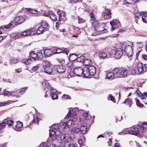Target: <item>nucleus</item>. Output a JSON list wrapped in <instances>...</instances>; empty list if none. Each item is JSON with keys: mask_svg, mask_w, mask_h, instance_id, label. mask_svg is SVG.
Instances as JSON below:
<instances>
[{"mask_svg": "<svg viewBox=\"0 0 147 147\" xmlns=\"http://www.w3.org/2000/svg\"><path fill=\"white\" fill-rule=\"evenodd\" d=\"M39 147H49V146L47 144L42 142L40 145Z\"/></svg>", "mask_w": 147, "mask_h": 147, "instance_id": "49", "label": "nucleus"}, {"mask_svg": "<svg viewBox=\"0 0 147 147\" xmlns=\"http://www.w3.org/2000/svg\"><path fill=\"white\" fill-rule=\"evenodd\" d=\"M12 22H11L7 25L5 26V28H8L11 26L12 25Z\"/></svg>", "mask_w": 147, "mask_h": 147, "instance_id": "61", "label": "nucleus"}, {"mask_svg": "<svg viewBox=\"0 0 147 147\" xmlns=\"http://www.w3.org/2000/svg\"><path fill=\"white\" fill-rule=\"evenodd\" d=\"M3 123H5V125L6 124H7L8 126H11L13 125L14 121L12 120H9L8 119H5L4 120Z\"/></svg>", "mask_w": 147, "mask_h": 147, "instance_id": "27", "label": "nucleus"}, {"mask_svg": "<svg viewBox=\"0 0 147 147\" xmlns=\"http://www.w3.org/2000/svg\"><path fill=\"white\" fill-rule=\"evenodd\" d=\"M39 65L38 64L37 65L35 66H33L32 68V70L33 71H36L39 68Z\"/></svg>", "mask_w": 147, "mask_h": 147, "instance_id": "53", "label": "nucleus"}, {"mask_svg": "<svg viewBox=\"0 0 147 147\" xmlns=\"http://www.w3.org/2000/svg\"><path fill=\"white\" fill-rule=\"evenodd\" d=\"M49 14L50 18L53 20L55 21L57 20V17L52 11H49Z\"/></svg>", "mask_w": 147, "mask_h": 147, "instance_id": "23", "label": "nucleus"}, {"mask_svg": "<svg viewBox=\"0 0 147 147\" xmlns=\"http://www.w3.org/2000/svg\"><path fill=\"white\" fill-rule=\"evenodd\" d=\"M79 129L80 131H81L82 133H84L87 131V128L85 125L82 126Z\"/></svg>", "mask_w": 147, "mask_h": 147, "instance_id": "34", "label": "nucleus"}, {"mask_svg": "<svg viewBox=\"0 0 147 147\" xmlns=\"http://www.w3.org/2000/svg\"><path fill=\"white\" fill-rule=\"evenodd\" d=\"M45 28L43 26H41L37 30V34H40L44 30Z\"/></svg>", "mask_w": 147, "mask_h": 147, "instance_id": "32", "label": "nucleus"}, {"mask_svg": "<svg viewBox=\"0 0 147 147\" xmlns=\"http://www.w3.org/2000/svg\"><path fill=\"white\" fill-rule=\"evenodd\" d=\"M115 78H125L129 75L127 69L123 68H116L114 69Z\"/></svg>", "mask_w": 147, "mask_h": 147, "instance_id": "3", "label": "nucleus"}, {"mask_svg": "<svg viewBox=\"0 0 147 147\" xmlns=\"http://www.w3.org/2000/svg\"><path fill=\"white\" fill-rule=\"evenodd\" d=\"M83 63L84 65L87 66L92 64V61L90 59H84L83 62Z\"/></svg>", "mask_w": 147, "mask_h": 147, "instance_id": "26", "label": "nucleus"}, {"mask_svg": "<svg viewBox=\"0 0 147 147\" xmlns=\"http://www.w3.org/2000/svg\"><path fill=\"white\" fill-rule=\"evenodd\" d=\"M67 65L68 67H71L73 66V63L71 61H69L67 63Z\"/></svg>", "mask_w": 147, "mask_h": 147, "instance_id": "55", "label": "nucleus"}, {"mask_svg": "<svg viewBox=\"0 0 147 147\" xmlns=\"http://www.w3.org/2000/svg\"><path fill=\"white\" fill-rule=\"evenodd\" d=\"M140 129L141 132L142 133L144 132L145 130H147V123H144Z\"/></svg>", "mask_w": 147, "mask_h": 147, "instance_id": "29", "label": "nucleus"}, {"mask_svg": "<svg viewBox=\"0 0 147 147\" xmlns=\"http://www.w3.org/2000/svg\"><path fill=\"white\" fill-rule=\"evenodd\" d=\"M108 55L113 56L116 59H119L123 54V53L121 49L112 50L110 52H107Z\"/></svg>", "mask_w": 147, "mask_h": 147, "instance_id": "5", "label": "nucleus"}, {"mask_svg": "<svg viewBox=\"0 0 147 147\" xmlns=\"http://www.w3.org/2000/svg\"><path fill=\"white\" fill-rule=\"evenodd\" d=\"M109 100H110L114 102L115 101V99L113 97L111 94H110L108 96V97L107 98Z\"/></svg>", "mask_w": 147, "mask_h": 147, "instance_id": "50", "label": "nucleus"}, {"mask_svg": "<svg viewBox=\"0 0 147 147\" xmlns=\"http://www.w3.org/2000/svg\"><path fill=\"white\" fill-rule=\"evenodd\" d=\"M78 142L80 145H82L83 143L82 140L81 139L78 140Z\"/></svg>", "mask_w": 147, "mask_h": 147, "instance_id": "64", "label": "nucleus"}, {"mask_svg": "<svg viewBox=\"0 0 147 147\" xmlns=\"http://www.w3.org/2000/svg\"><path fill=\"white\" fill-rule=\"evenodd\" d=\"M61 49H62V52L64 53H65L67 55H68V53H69V50L65 48H62Z\"/></svg>", "mask_w": 147, "mask_h": 147, "instance_id": "51", "label": "nucleus"}, {"mask_svg": "<svg viewBox=\"0 0 147 147\" xmlns=\"http://www.w3.org/2000/svg\"><path fill=\"white\" fill-rule=\"evenodd\" d=\"M52 127L53 129H57L59 128L57 124H54L52 125Z\"/></svg>", "mask_w": 147, "mask_h": 147, "instance_id": "62", "label": "nucleus"}, {"mask_svg": "<svg viewBox=\"0 0 147 147\" xmlns=\"http://www.w3.org/2000/svg\"><path fill=\"white\" fill-rule=\"evenodd\" d=\"M90 75L94 76L96 73V69L94 66H90L88 67Z\"/></svg>", "mask_w": 147, "mask_h": 147, "instance_id": "18", "label": "nucleus"}, {"mask_svg": "<svg viewBox=\"0 0 147 147\" xmlns=\"http://www.w3.org/2000/svg\"><path fill=\"white\" fill-rule=\"evenodd\" d=\"M110 24L111 26V31H113L115 29H117L120 26V22L117 20H112L110 22Z\"/></svg>", "mask_w": 147, "mask_h": 147, "instance_id": "11", "label": "nucleus"}, {"mask_svg": "<svg viewBox=\"0 0 147 147\" xmlns=\"http://www.w3.org/2000/svg\"><path fill=\"white\" fill-rule=\"evenodd\" d=\"M48 90L50 91L51 96L53 100L58 98L57 94L59 93V92L56 91V90L51 87L48 88Z\"/></svg>", "mask_w": 147, "mask_h": 147, "instance_id": "9", "label": "nucleus"}, {"mask_svg": "<svg viewBox=\"0 0 147 147\" xmlns=\"http://www.w3.org/2000/svg\"><path fill=\"white\" fill-rule=\"evenodd\" d=\"M29 57L30 58L33 59L34 60L37 59L36 53L34 52H31L29 54Z\"/></svg>", "mask_w": 147, "mask_h": 147, "instance_id": "28", "label": "nucleus"}, {"mask_svg": "<svg viewBox=\"0 0 147 147\" xmlns=\"http://www.w3.org/2000/svg\"><path fill=\"white\" fill-rule=\"evenodd\" d=\"M62 98L63 99H69L71 98L69 97V96L68 95H66L64 94L63 95V96L62 97Z\"/></svg>", "mask_w": 147, "mask_h": 147, "instance_id": "59", "label": "nucleus"}, {"mask_svg": "<svg viewBox=\"0 0 147 147\" xmlns=\"http://www.w3.org/2000/svg\"><path fill=\"white\" fill-rule=\"evenodd\" d=\"M5 126V123H3L2 122V123L0 124V130H1L2 128L4 127Z\"/></svg>", "mask_w": 147, "mask_h": 147, "instance_id": "60", "label": "nucleus"}, {"mask_svg": "<svg viewBox=\"0 0 147 147\" xmlns=\"http://www.w3.org/2000/svg\"><path fill=\"white\" fill-rule=\"evenodd\" d=\"M60 138L61 143L64 144L63 146H65V144H67V143L68 144L70 142V139L69 138L68 135L67 134H63Z\"/></svg>", "mask_w": 147, "mask_h": 147, "instance_id": "10", "label": "nucleus"}, {"mask_svg": "<svg viewBox=\"0 0 147 147\" xmlns=\"http://www.w3.org/2000/svg\"><path fill=\"white\" fill-rule=\"evenodd\" d=\"M138 35L139 36H140L142 37H145L146 36V34L144 32H142V33H140L138 34Z\"/></svg>", "mask_w": 147, "mask_h": 147, "instance_id": "58", "label": "nucleus"}, {"mask_svg": "<svg viewBox=\"0 0 147 147\" xmlns=\"http://www.w3.org/2000/svg\"><path fill=\"white\" fill-rule=\"evenodd\" d=\"M80 131L79 129L77 127H73L71 130V133L74 135L78 134Z\"/></svg>", "mask_w": 147, "mask_h": 147, "instance_id": "25", "label": "nucleus"}, {"mask_svg": "<svg viewBox=\"0 0 147 147\" xmlns=\"http://www.w3.org/2000/svg\"><path fill=\"white\" fill-rule=\"evenodd\" d=\"M67 127H69L72 125H73L74 123L72 122V120L71 119L69 120L67 122Z\"/></svg>", "mask_w": 147, "mask_h": 147, "instance_id": "52", "label": "nucleus"}, {"mask_svg": "<svg viewBox=\"0 0 147 147\" xmlns=\"http://www.w3.org/2000/svg\"><path fill=\"white\" fill-rule=\"evenodd\" d=\"M53 51L51 50L46 49L44 51V55L45 57H50L52 54Z\"/></svg>", "mask_w": 147, "mask_h": 147, "instance_id": "24", "label": "nucleus"}, {"mask_svg": "<svg viewBox=\"0 0 147 147\" xmlns=\"http://www.w3.org/2000/svg\"><path fill=\"white\" fill-rule=\"evenodd\" d=\"M25 65H29L31 63L32 61V60L30 58L24 59L22 61Z\"/></svg>", "mask_w": 147, "mask_h": 147, "instance_id": "30", "label": "nucleus"}, {"mask_svg": "<svg viewBox=\"0 0 147 147\" xmlns=\"http://www.w3.org/2000/svg\"><path fill=\"white\" fill-rule=\"evenodd\" d=\"M41 26H42L45 28H47L48 25L45 21H43L41 22Z\"/></svg>", "mask_w": 147, "mask_h": 147, "instance_id": "42", "label": "nucleus"}, {"mask_svg": "<svg viewBox=\"0 0 147 147\" xmlns=\"http://www.w3.org/2000/svg\"><path fill=\"white\" fill-rule=\"evenodd\" d=\"M37 59L38 58L41 59L43 57V55L41 51L38 52L36 53Z\"/></svg>", "mask_w": 147, "mask_h": 147, "instance_id": "43", "label": "nucleus"}, {"mask_svg": "<svg viewBox=\"0 0 147 147\" xmlns=\"http://www.w3.org/2000/svg\"><path fill=\"white\" fill-rule=\"evenodd\" d=\"M126 105H129V107H130L132 103V101L129 99H126L123 102Z\"/></svg>", "mask_w": 147, "mask_h": 147, "instance_id": "33", "label": "nucleus"}, {"mask_svg": "<svg viewBox=\"0 0 147 147\" xmlns=\"http://www.w3.org/2000/svg\"><path fill=\"white\" fill-rule=\"evenodd\" d=\"M137 71L135 73V74H142L146 70H144L143 64L140 62L136 63V64Z\"/></svg>", "mask_w": 147, "mask_h": 147, "instance_id": "6", "label": "nucleus"}, {"mask_svg": "<svg viewBox=\"0 0 147 147\" xmlns=\"http://www.w3.org/2000/svg\"><path fill=\"white\" fill-rule=\"evenodd\" d=\"M15 101H13L9 100L7 102L0 103V107L2 106L6 105L7 104L14 102Z\"/></svg>", "mask_w": 147, "mask_h": 147, "instance_id": "39", "label": "nucleus"}, {"mask_svg": "<svg viewBox=\"0 0 147 147\" xmlns=\"http://www.w3.org/2000/svg\"><path fill=\"white\" fill-rule=\"evenodd\" d=\"M124 51L126 55L129 57H131L132 55V50L131 46L127 45L125 48Z\"/></svg>", "mask_w": 147, "mask_h": 147, "instance_id": "15", "label": "nucleus"}, {"mask_svg": "<svg viewBox=\"0 0 147 147\" xmlns=\"http://www.w3.org/2000/svg\"><path fill=\"white\" fill-rule=\"evenodd\" d=\"M83 117V118L85 120H88L89 118V117L87 113H84Z\"/></svg>", "mask_w": 147, "mask_h": 147, "instance_id": "48", "label": "nucleus"}, {"mask_svg": "<svg viewBox=\"0 0 147 147\" xmlns=\"http://www.w3.org/2000/svg\"><path fill=\"white\" fill-rule=\"evenodd\" d=\"M12 92H9L7 91L5 89L3 91V95L5 96H9V95H11V93H13Z\"/></svg>", "mask_w": 147, "mask_h": 147, "instance_id": "47", "label": "nucleus"}, {"mask_svg": "<svg viewBox=\"0 0 147 147\" xmlns=\"http://www.w3.org/2000/svg\"><path fill=\"white\" fill-rule=\"evenodd\" d=\"M136 104L137 105L140 107H142L143 106V105L138 100H136Z\"/></svg>", "mask_w": 147, "mask_h": 147, "instance_id": "57", "label": "nucleus"}, {"mask_svg": "<svg viewBox=\"0 0 147 147\" xmlns=\"http://www.w3.org/2000/svg\"><path fill=\"white\" fill-rule=\"evenodd\" d=\"M42 84L44 88H46L49 86V84L46 81H44L42 82Z\"/></svg>", "mask_w": 147, "mask_h": 147, "instance_id": "40", "label": "nucleus"}, {"mask_svg": "<svg viewBox=\"0 0 147 147\" xmlns=\"http://www.w3.org/2000/svg\"><path fill=\"white\" fill-rule=\"evenodd\" d=\"M27 88L26 87H25L24 88H22L20 90V92L22 94H23L27 90Z\"/></svg>", "mask_w": 147, "mask_h": 147, "instance_id": "54", "label": "nucleus"}, {"mask_svg": "<svg viewBox=\"0 0 147 147\" xmlns=\"http://www.w3.org/2000/svg\"><path fill=\"white\" fill-rule=\"evenodd\" d=\"M42 65L44 69L45 68L50 66V63L49 62L47 61H45L43 62Z\"/></svg>", "mask_w": 147, "mask_h": 147, "instance_id": "35", "label": "nucleus"}, {"mask_svg": "<svg viewBox=\"0 0 147 147\" xmlns=\"http://www.w3.org/2000/svg\"><path fill=\"white\" fill-rule=\"evenodd\" d=\"M56 69L57 72L60 74L64 73L65 71V67L63 66H58Z\"/></svg>", "mask_w": 147, "mask_h": 147, "instance_id": "21", "label": "nucleus"}, {"mask_svg": "<svg viewBox=\"0 0 147 147\" xmlns=\"http://www.w3.org/2000/svg\"><path fill=\"white\" fill-rule=\"evenodd\" d=\"M22 123L19 121L17 122L16 124L15 125V126L17 128H19L22 127Z\"/></svg>", "mask_w": 147, "mask_h": 147, "instance_id": "45", "label": "nucleus"}, {"mask_svg": "<svg viewBox=\"0 0 147 147\" xmlns=\"http://www.w3.org/2000/svg\"><path fill=\"white\" fill-rule=\"evenodd\" d=\"M57 12L59 16V21H60L61 20H66L65 18V14L62 11H60L59 9H58Z\"/></svg>", "mask_w": 147, "mask_h": 147, "instance_id": "17", "label": "nucleus"}, {"mask_svg": "<svg viewBox=\"0 0 147 147\" xmlns=\"http://www.w3.org/2000/svg\"><path fill=\"white\" fill-rule=\"evenodd\" d=\"M31 35H33L34 34H37V30L35 27H34L30 29Z\"/></svg>", "mask_w": 147, "mask_h": 147, "instance_id": "38", "label": "nucleus"}, {"mask_svg": "<svg viewBox=\"0 0 147 147\" xmlns=\"http://www.w3.org/2000/svg\"><path fill=\"white\" fill-rule=\"evenodd\" d=\"M55 132L53 130L49 131V137L47 139L48 142L52 143L53 146L55 147H59L61 144V140L60 137L55 134Z\"/></svg>", "mask_w": 147, "mask_h": 147, "instance_id": "2", "label": "nucleus"}, {"mask_svg": "<svg viewBox=\"0 0 147 147\" xmlns=\"http://www.w3.org/2000/svg\"><path fill=\"white\" fill-rule=\"evenodd\" d=\"M90 22L92 25H94L95 32L96 34L99 35L107 32V31L104 28L105 23H99L98 21H96L94 15L93 13H90Z\"/></svg>", "mask_w": 147, "mask_h": 147, "instance_id": "1", "label": "nucleus"}, {"mask_svg": "<svg viewBox=\"0 0 147 147\" xmlns=\"http://www.w3.org/2000/svg\"><path fill=\"white\" fill-rule=\"evenodd\" d=\"M30 34H31L30 29H28L25 30L21 34L20 33L16 34L15 36L16 38H18L21 36H27Z\"/></svg>", "mask_w": 147, "mask_h": 147, "instance_id": "12", "label": "nucleus"}, {"mask_svg": "<svg viewBox=\"0 0 147 147\" xmlns=\"http://www.w3.org/2000/svg\"><path fill=\"white\" fill-rule=\"evenodd\" d=\"M135 93V94H137L138 96H140V95L142 94L140 91L138 90H137L136 91Z\"/></svg>", "mask_w": 147, "mask_h": 147, "instance_id": "63", "label": "nucleus"}, {"mask_svg": "<svg viewBox=\"0 0 147 147\" xmlns=\"http://www.w3.org/2000/svg\"><path fill=\"white\" fill-rule=\"evenodd\" d=\"M73 56H75V57L74 59H76L77 61L78 62H83L85 59V57L84 56H82L78 57L77 55L75 54H73L72 55H71V58Z\"/></svg>", "mask_w": 147, "mask_h": 147, "instance_id": "20", "label": "nucleus"}, {"mask_svg": "<svg viewBox=\"0 0 147 147\" xmlns=\"http://www.w3.org/2000/svg\"><path fill=\"white\" fill-rule=\"evenodd\" d=\"M107 78L110 80L113 79L115 77V74L113 71V72H110L107 73L106 75Z\"/></svg>", "mask_w": 147, "mask_h": 147, "instance_id": "19", "label": "nucleus"}, {"mask_svg": "<svg viewBox=\"0 0 147 147\" xmlns=\"http://www.w3.org/2000/svg\"><path fill=\"white\" fill-rule=\"evenodd\" d=\"M62 52V49L59 48H56L54 49L53 51V53L54 54L60 53Z\"/></svg>", "mask_w": 147, "mask_h": 147, "instance_id": "36", "label": "nucleus"}, {"mask_svg": "<svg viewBox=\"0 0 147 147\" xmlns=\"http://www.w3.org/2000/svg\"><path fill=\"white\" fill-rule=\"evenodd\" d=\"M111 13L110 10L108 9L105 8L102 13L101 16L105 20L107 19L111 18Z\"/></svg>", "mask_w": 147, "mask_h": 147, "instance_id": "8", "label": "nucleus"}, {"mask_svg": "<svg viewBox=\"0 0 147 147\" xmlns=\"http://www.w3.org/2000/svg\"><path fill=\"white\" fill-rule=\"evenodd\" d=\"M18 61L17 59L14 57H11L10 60V63L11 64H16Z\"/></svg>", "mask_w": 147, "mask_h": 147, "instance_id": "31", "label": "nucleus"}, {"mask_svg": "<svg viewBox=\"0 0 147 147\" xmlns=\"http://www.w3.org/2000/svg\"><path fill=\"white\" fill-rule=\"evenodd\" d=\"M128 133L129 134H132L139 136H140V133L139 131L138 128L136 127H132L129 130L128 129H126L123 130V131L119 133V134L123 135L127 134Z\"/></svg>", "mask_w": 147, "mask_h": 147, "instance_id": "4", "label": "nucleus"}, {"mask_svg": "<svg viewBox=\"0 0 147 147\" xmlns=\"http://www.w3.org/2000/svg\"><path fill=\"white\" fill-rule=\"evenodd\" d=\"M78 22L80 24V23H83L85 21V20L84 19H83L82 18H80L79 17H78Z\"/></svg>", "mask_w": 147, "mask_h": 147, "instance_id": "56", "label": "nucleus"}, {"mask_svg": "<svg viewBox=\"0 0 147 147\" xmlns=\"http://www.w3.org/2000/svg\"><path fill=\"white\" fill-rule=\"evenodd\" d=\"M99 56L100 58H104L107 56V54L105 52H101L99 54Z\"/></svg>", "mask_w": 147, "mask_h": 147, "instance_id": "46", "label": "nucleus"}, {"mask_svg": "<svg viewBox=\"0 0 147 147\" xmlns=\"http://www.w3.org/2000/svg\"><path fill=\"white\" fill-rule=\"evenodd\" d=\"M82 1V0H68V3L72 4H74L78 2H81Z\"/></svg>", "mask_w": 147, "mask_h": 147, "instance_id": "41", "label": "nucleus"}, {"mask_svg": "<svg viewBox=\"0 0 147 147\" xmlns=\"http://www.w3.org/2000/svg\"><path fill=\"white\" fill-rule=\"evenodd\" d=\"M142 16V21L145 23H147V15L144 13L143 12H139L135 14V16L138 18V16Z\"/></svg>", "mask_w": 147, "mask_h": 147, "instance_id": "13", "label": "nucleus"}, {"mask_svg": "<svg viewBox=\"0 0 147 147\" xmlns=\"http://www.w3.org/2000/svg\"><path fill=\"white\" fill-rule=\"evenodd\" d=\"M53 68L50 66L44 69L45 72L49 74H51L53 72Z\"/></svg>", "mask_w": 147, "mask_h": 147, "instance_id": "22", "label": "nucleus"}, {"mask_svg": "<svg viewBox=\"0 0 147 147\" xmlns=\"http://www.w3.org/2000/svg\"><path fill=\"white\" fill-rule=\"evenodd\" d=\"M89 69L88 67H85L82 69V76L84 78L89 77L90 73L89 72Z\"/></svg>", "mask_w": 147, "mask_h": 147, "instance_id": "16", "label": "nucleus"}, {"mask_svg": "<svg viewBox=\"0 0 147 147\" xmlns=\"http://www.w3.org/2000/svg\"><path fill=\"white\" fill-rule=\"evenodd\" d=\"M82 69L80 67H78L74 68L72 72L69 73L71 76H76L80 77L82 76Z\"/></svg>", "mask_w": 147, "mask_h": 147, "instance_id": "7", "label": "nucleus"}, {"mask_svg": "<svg viewBox=\"0 0 147 147\" xmlns=\"http://www.w3.org/2000/svg\"><path fill=\"white\" fill-rule=\"evenodd\" d=\"M67 144H65V145L63 146V147H77V145L75 144H70V142L69 143H67Z\"/></svg>", "mask_w": 147, "mask_h": 147, "instance_id": "37", "label": "nucleus"}, {"mask_svg": "<svg viewBox=\"0 0 147 147\" xmlns=\"http://www.w3.org/2000/svg\"><path fill=\"white\" fill-rule=\"evenodd\" d=\"M73 113L74 111H69L67 115L65 116V119L68 118L69 117L72 116V114Z\"/></svg>", "mask_w": 147, "mask_h": 147, "instance_id": "44", "label": "nucleus"}, {"mask_svg": "<svg viewBox=\"0 0 147 147\" xmlns=\"http://www.w3.org/2000/svg\"><path fill=\"white\" fill-rule=\"evenodd\" d=\"M25 18L21 16H17L16 17L14 20V22L17 25L20 24L25 21Z\"/></svg>", "mask_w": 147, "mask_h": 147, "instance_id": "14", "label": "nucleus"}]
</instances>
